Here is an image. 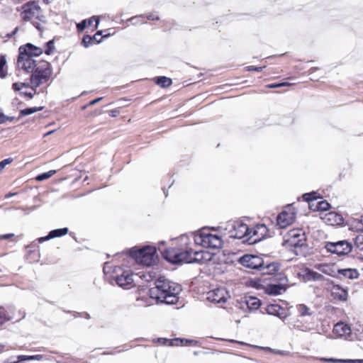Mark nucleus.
Returning a JSON list of instances; mask_svg holds the SVG:
<instances>
[{
    "label": "nucleus",
    "instance_id": "5fc2aeb1",
    "mask_svg": "<svg viewBox=\"0 0 363 363\" xmlns=\"http://www.w3.org/2000/svg\"><path fill=\"white\" fill-rule=\"evenodd\" d=\"M12 88L13 89V90L18 91H20L22 87H21V84L19 82H15V83L13 84Z\"/></svg>",
    "mask_w": 363,
    "mask_h": 363
},
{
    "label": "nucleus",
    "instance_id": "8fccbe9b",
    "mask_svg": "<svg viewBox=\"0 0 363 363\" xmlns=\"http://www.w3.org/2000/svg\"><path fill=\"white\" fill-rule=\"evenodd\" d=\"M265 67H255V66H249L247 67V71H256V72H262Z\"/></svg>",
    "mask_w": 363,
    "mask_h": 363
},
{
    "label": "nucleus",
    "instance_id": "a19ab883",
    "mask_svg": "<svg viewBox=\"0 0 363 363\" xmlns=\"http://www.w3.org/2000/svg\"><path fill=\"white\" fill-rule=\"evenodd\" d=\"M315 194H316V192L305 194L303 195V199L306 201H312L316 199Z\"/></svg>",
    "mask_w": 363,
    "mask_h": 363
},
{
    "label": "nucleus",
    "instance_id": "f704fd0d",
    "mask_svg": "<svg viewBox=\"0 0 363 363\" xmlns=\"http://www.w3.org/2000/svg\"><path fill=\"white\" fill-rule=\"evenodd\" d=\"M55 173H56V170H50L47 172L40 174L36 177V180L39 181V182L44 181L45 179H48L50 177H51Z\"/></svg>",
    "mask_w": 363,
    "mask_h": 363
},
{
    "label": "nucleus",
    "instance_id": "6e6552de",
    "mask_svg": "<svg viewBox=\"0 0 363 363\" xmlns=\"http://www.w3.org/2000/svg\"><path fill=\"white\" fill-rule=\"evenodd\" d=\"M113 278L117 284L123 288L128 289L133 283V274L129 269H123L121 267H115L113 269Z\"/></svg>",
    "mask_w": 363,
    "mask_h": 363
},
{
    "label": "nucleus",
    "instance_id": "09e8293b",
    "mask_svg": "<svg viewBox=\"0 0 363 363\" xmlns=\"http://www.w3.org/2000/svg\"><path fill=\"white\" fill-rule=\"evenodd\" d=\"M95 21L96 24H95V28H96L99 24V19L98 17L96 16H92L91 18H90L89 19V26H91L93 22Z\"/></svg>",
    "mask_w": 363,
    "mask_h": 363
},
{
    "label": "nucleus",
    "instance_id": "7ed1b4c3",
    "mask_svg": "<svg viewBox=\"0 0 363 363\" xmlns=\"http://www.w3.org/2000/svg\"><path fill=\"white\" fill-rule=\"evenodd\" d=\"M191 238V242L199 246L219 249L223 246V240L221 237L212 234L208 230L203 229L198 233H193L188 235Z\"/></svg>",
    "mask_w": 363,
    "mask_h": 363
},
{
    "label": "nucleus",
    "instance_id": "ddd939ff",
    "mask_svg": "<svg viewBox=\"0 0 363 363\" xmlns=\"http://www.w3.org/2000/svg\"><path fill=\"white\" fill-rule=\"evenodd\" d=\"M267 233V226L264 224H258L250 228L247 242L250 244L256 243L262 240Z\"/></svg>",
    "mask_w": 363,
    "mask_h": 363
},
{
    "label": "nucleus",
    "instance_id": "864d4df0",
    "mask_svg": "<svg viewBox=\"0 0 363 363\" xmlns=\"http://www.w3.org/2000/svg\"><path fill=\"white\" fill-rule=\"evenodd\" d=\"M108 114L111 117H116L119 114V111L117 109H113L108 111Z\"/></svg>",
    "mask_w": 363,
    "mask_h": 363
},
{
    "label": "nucleus",
    "instance_id": "f03ea898",
    "mask_svg": "<svg viewBox=\"0 0 363 363\" xmlns=\"http://www.w3.org/2000/svg\"><path fill=\"white\" fill-rule=\"evenodd\" d=\"M182 291L181 286L164 277H160L155 281V286L148 290V298H138L140 306H147L156 303L175 304Z\"/></svg>",
    "mask_w": 363,
    "mask_h": 363
},
{
    "label": "nucleus",
    "instance_id": "f8f14e48",
    "mask_svg": "<svg viewBox=\"0 0 363 363\" xmlns=\"http://www.w3.org/2000/svg\"><path fill=\"white\" fill-rule=\"evenodd\" d=\"M295 219L296 213L291 206H289L286 210H284L277 216V225L281 228H285L289 225L292 224Z\"/></svg>",
    "mask_w": 363,
    "mask_h": 363
},
{
    "label": "nucleus",
    "instance_id": "9d476101",
    "mask_svg": "<svg viewBox=\"0 0 363 363\" xmlns=\"http://www.w3.org/2000/svg\"><path fill=\"white\" fill-rule=\"evenodd\" d=\"M38 61L34 60L27 53H23V50H19L17 60V67L18 69L24 70L27 73H31Z\"/></svg>",
    "mask_w": 363,
    "mask_h": 363
},
{
    "label": "nucleus",
    "instance_id": "20e7f679",
    "mask_svg": "<svg viewBox=\"0 0 363 363\" xmlns=\"http://www.w3.org/2000/svg\"><path fill=\"white\" fill-rule=\"evenodd\" d=\"M284 245L291 249L296 255L302 253V248L306 245L305 233L301 228L289 230L284 236Z\"/></svg>",
    "mask_w": 363,
    "mask_h": 363
},
{
    "label": "nucleus",
    "instance_id": "393cba45",
    "mask_svg": "<svg viewBox=\"0 0 363 363\" xmlns=\"http://www.w3.org/2000/svg\"><path fill=\"white\" fill-rule=\"evenodd\" d=\"M337 273L345 278H347L350 279H357L359 276V273L356 269L347 268V269H340L337 270Z\"/></svg>",
    "mask_w": 363,
    "mask_h": 363
},
{
    "label": "nucleus",
    "instance_id": "4468645a",
    "mask_svg": "<svg viewBox=\"0 0 363 363\" xmlns=\"http://www.w3.org/2000/svg\"><path fill=\"white\" fill-rule=\"evenodd\" d=\"M330 291L332 297L335 300L345 301L348 298V288L342 287L339 284H332Z\"/></svg>",
    "mask_w": 363,
    "mask_h": 363
},
{
    "label": "nucleus",
    "instance_id": "0eeeda50",
    "mask_svg": "<svg viewBox=\"0 0 363 363\" xmlns=\"http://www.w3.org/2000/svg\"><path fill=\"white\" fill-rule=\"evenodd\" d=\"M22 10L21 17L23 21H28L33 18H35L42 21L45 18L40 7L35 1H30L25 4L22 6Z\"/></svg>",
    "mask_w": 363,
    "mask_h": 363
},
{
    "label": "nucleus",
    "instance_id": "a18cd8bd",
    "mask_svg": "<svg viewBox=\"0 0 363 363\" xmlns=\"http://www.w3.org/2000/svg\"><path fill=\"white\" fill-rule=\"evenodd\" d=\"M321 361L323 362H333V363H337V362H345V359H334V358H321L320 359Z\"/></svg>",
    "mask_w": 363,
    "mask_h": 363
},
{
    "label": "nucleus",
    "instance_id": "aec40b11",
    "mask_svg": "<svg viewBox=\"0 0 363 363\" xmlns=\"http://www.w3.org/2000/svg\"><path fill=\"white\" fill-rule=\"evenodd\" d=\"M68 231H69V230L67 228L52 230L49 232L48 235L38 238V241L41 243L44 241H46V240H50V239H52L55 238L61 237V236L67 235Z\"/></svg>",
    "mask_w": 363,
    "mask_h": 363
},
{
    "label": "nucleus",
    "instance_id": "b1692460",
    "mask_svg": "<svg viewBox=\"0 0 363 363\" xmlns=\"http://www.w3.org/2000/svg\"><path fill=\"white\" fill-rule=\"evenodd\" d=\"M279 269V265L277 262H272L267 264L264 263L259 271L262 274H273Z\"/></svg>",
    "mask_w": 363,
    "mask_h": 363
},
{
    "label": "nucleus",
    "instance_id": "3c124183",
    "mask_svg": "<svg viewBox=\"0 0 363 363\" xmlns=\"http://www.w3.org/2000/svg\"><path fill=\"white\" fill-rule=\"evenodd\" d=\"M18 359L19 361L33 360V355H31V356L19 355L18 357Z\"/></svg>",
    "mask_w": 363,
    "mask_h": 363
},
{
    "label": "nucleus",
    "instance_id": "c9c22d12",
    "mask_svg": "<svg viewBox=\"0 0 363 363\" xmlns=\"http://www.w3.org/2000/svg\"><path fill=\"white\" fill-rule=\"evenodd\" d=\"M354 244L359 249L363 250V232L356 236Z\"/></svg>",
    "mask_w": 363,
    "mask_h": 363
},
{
    "label": "nucleus",
    "instance_id": "0e129e2a",
    "mask_svg": "<svg viewBox=\"0 0 363 363\" xmlns=\"http://www.w3.org/2000/svg\"><path fill=\"white\" fill-rule=\"evenodd\" d=\"M33 25L38 29L40 30V24L38 22H33Z\"/></svg>",
    "mask_w": 363,
    "mask_h": 363
},
{
    "label": "nucleus",
    "instance_id": "f3484780",
    "mask_svg": "<svg viewBox=\"0 0 363 363\" xmlns=\"http://www.w3.org/2000/svg\"><path fill=\"white\" fill-rule=\"evenodd\" d=\"M266 311L269 315L277 316L281 320L285 319L289 315L287 311L278 304H270L267 306Z\"/></svg>",
    "mask_w": 363,
    "mask_h": 363
},
{
    "label": "nucleus",
    "instance_id": "052dcab7",
    "mask_svg": "<svg viewBox=\"0 0 363 363\" xmlns=\"http://www.w3.org/2000/svg\"><path fill=\"white\" fill-rule=\"evenodd\" d=\"M147 19L152 20V21L159 19V17L155 14H150L147 16Z\"/></svg>",
    "mask_w": 363,
    "mask_h": 363
},
{
    "label": "nucleus",
    "instance_id": "58836bf2",
    "mask_svg": "<svg viewBox=\"0 0 363 363\" xmlns=\"http://www.w3.org/2000/svg\"><path fill=\"white\" fill-rule=\"evenodd\" d=\"M82 43L85 48H88L92 44V37L89 35H84L82 38Z\"/></svg>",
    "mask_w": 363,
    "mask_h": 363
},
{
    "label": "nucleus",
    "instance_id": "39448f33",
    "mask_svg": "<svg viewBox=\"0 0 363 363\" xmlns=\"http://www.w3.org/2000/svg\"><path fill=\"white\" fill-rule=\"evenodd\" d=\"M30 75V87L36 89L47 82L52 75L50 64L45 60H39Z\"/></svg>",
    "mask_w": 363,
    "mask_h": 363
},
{
    "label": "nucleus",
    "instance_id": "423d86ee",
    "mask_svg": "<svg viewBox=\"0 0 363 363\" xmlns=\"http://www.w3.org/2000/svg\"><path fill=\"white\" fill-rule=\"evenodd\" d=\"M158 259L156 247L152 245H145L138 248V264L150 267L155 264Z\"/></svg>",
    "mask_w": 363,
    "mask_h": 363
},
{
    "label": "nucleus",
    "instance_id": "412c9836",
    "mask_svg": "<svg viewBox=\"0 0 363 363\" xmlns=\"http://www.w3.org/2000/svg\"><path fill=\"white\" fill-rule=\"evenodd\" d=\"M333 332L339 337H347L350 335L351 329L348 325L340 322L334 325Z\"/></svg>",
    "mask_w": 363,
    "mask_h": 363
},
{
    "label": "nucleus",
    "instance_id": "bb28decb",
    "mask_svg": "<svg viewBox=\"0 0 363 363\" xmlns=\"http://www.w3.org/2000/svg\"><path fill=\"white\" fill-rule=\"evenodd\" d=\"M303 320L298 319L294 324V328L298 330L303 332L310 331L313 328L314 322L312 320L309 322H306V323H303Z\"/></svg>",
    "mask_w": 363,
    "mask_h": 363
},
{
    "label": "nucleus",
    "instance_id": "7c9ffc66",
    "mask_svg": "<svg viewBox=\"0 0 363 363\" xmlns=\"http://www.w3.org/2000/svg\"><path fill=\"white\" fill-rule=\"evenodd\" d=\"M296 308L299 313L300 317L302 318L306 316H311V313H310L309 308L304 304L297 305Z\"/></svg>",
    "mask_w": 363,
    "mask_h": 363
},
{
    "label": "nucleus",
    "instance_id": "603ef678",
    "mask_svg": "<svg viewBox=\"0 0 363 363\" xmlns=\"http://www.w3.org/2000/svg\"><path fill=\"white\" fill-rule=\"evenodd\" d=\"M101 35H102V31L101 30L98 31L94 36H91L92 37V42L94 40H95L97 43H100L101 39L100 38L99 40H98L97 37L100 36Z\"/></svg>",
    "mask_w": 363,
    "mask_h": 363
},
{
    "label": "nucleus",
    "instance_id": "6ab92c4d",
    "mask_svg": "<svg viewBox=\"0 0 363 363\" xmlns=\"http://www.w3.org/2000/svg\"><path fill=\"white\" fill-rule=\"evenodd\" d=\"M301 277H302V279L305 282L311 281H322L324 279L323 275H322L321 274H320L317 272H315L309 268H306L303 271Z\"/></svg>",
    "mask_w": 363,
    "mask_h": 363
},
{
    "label": "nucleus",
    "instance_id": "6e6d98bb",
    "mask_svg": "<svg viewBox=\"0 0 363 363\" xmlns=\"http://www.w3.org/2000/svg\"><path fill=\"white\" fill-rule=\"evenodd\" d=\"M345 363H363V359H345Z\"/></svg>",
    "mask_w": 363,
    "mask_h": 363
},
{
    "label": "nucleus",
    "instance_id": "338daca9",
    "mask_svg": "<svg viewBox=\"0 0 363 363\" xmlns=\"http://www.w3.org/2000/svg\"><path fill=\"white\" fill-rule=\"evenodd\" d=\"M21 87H29L30 84L28 83H20Z\"/></svg>",
    "mask_w": 363,
    "mask_h": 363
},
{
    "label": "nucleus",
    "instance_id": "473e14b6",
    "mask_svg": "<svg viewBox=\"0 0 363 363\" xmlns=\"http://www.w3.org/2000/svg\"><path fill=\"white\" fill-rule=\"evenodd\" d=\"M12 319V317H11L6 311L4 310V308L0 307V326L4 325L7 321Z\"/></svg>",
    "mask_w": 363,
    "mask_h": 363
},
{
    "label": "nucleus",
    "instance_id": "f257e3e1",
    "mask_svg": "<svg viewBox=\"0 0 363 363\" xmlns=\"http://www.w3.org/2000/svg\"><path fill=\"white\" fill-rule=\"evenodd\" d=\"M177 247H169L162 253L163 257L172 264H203L212 259L213 255L210 252L194 248L199 245L191 242V238L187 235H182L177 238Z\"/></svg>",
    "mask_w": 363,
    "mask_h": 363
},
{
    "label": "nucleus",
    "instance_id": "e433bc0d",
    "mask_svg": "<svg viewBox=\"0 0 363 363\" xmlns=\"http://www.w3.org/2000/svg\"><path fill=\"white\" fill-rule=\"evenodd\" d=\"M329 207H330V204L327 201H318L317 203L316 210L325 211L328 210Z\"/></svg>",
    "mask_w": 363,
    "mask_h": 363
},
{
    "label": "nucleus",
    "instance_id": "a878e982",
    "mask_svg": "<svg viewBox=\"0 0 363 363\" xmlns=\"http://www.w3.org/2000/svg\"><path fill=\"white\" fill-rule=\"evenodd\" d=\"M243 303L250 311L257 310L261 304L259 299L254 296L246 298Z\"/></svg>",
    "mask_w": 363,
    "mask_h": 363
},
{
    "label": "nucleus",
    "instance_id": "774afa93",
    "mask_svg": "<svg viewBox=\"0 0 363 363\" xmlns=\"http://www.w3.org/2000/svg\"><path fill=\"white\" fill-rule=\"evenodd\" d=\"M20 361L18 360V361H11L9 359L6 360L4 362V363H18Z\"/></svg>",
    "mask_w": 363,
    "mask_h": 363
},
{
    "label": "nucleus",
    "instance_id": "c03bdc74",
    "mask_svg": "<svg viewBox=\"0 0 363 363\" xmlns=\"http://www.w3.org/2000/svg\"><path fill=\"white\" fill-rule=\"evenodd\" d=\"M13 162L12 158H7L0 162V172H1L4 167Z\"/></svg>",
    "mask_w": 363,
    "mask_h": 363
},
{
    "label": "nucleus",
    "instance_id": "c756f323",
    "mask_svg": "<svg viewBox=\"0 0 363 363\" xmlns=\"http://www.w3.org/2000/svg\"><path fill=\"white\" fill-rule=\"evenodd\" d=\"M259 348L262 350H264L266 352H270V353H272L274 354H279V355L284 356V357L289 356L290 354L289 352L272 349L269 347H259Z\"/></svg>",
    "mask_w": 363,
    "mask_h": 363
},
{
    "label": "nucleus",
    "instance_id": "9b49d317",
    "mask_svg": "<svg viewBox=\"0 0 363 363\" xmlns=\"http://www.w3.org/2000/svg\"><path fill=\"white\" fill-rule=\"evenodd\" d=\"M238 262L245 267L258 270H260L264 264L262 257L248 254L240 257Z\"/></svg>",
    "mask_w": 363,
    "mask_h": 363
},
{
    "label": "nucleus",
    "instance_id": "69168bd1",
    "mask_svg": "<svg viewBox=\"0 0 363 363\" xmlns=\"http://www.w3.org/2000/svg\"><path fill=\"white\" fill-rule=\"evenodd\" d=\"M328 216H329L328 220H331L333 218L336 217L337 215L333 213H330L328 214Z\"/></svg>",
    "mask_w": 363,
    "mask_h": 363
},
{
    "label": "nucleus",
    "instance_id": "ea45409f",
    "mask_svg": "<svg viewBox=\"0 0 363 363\" xmlns=\"http://www.w3.org/2000/svg\"><path fill=\"white\" fill-rule=\"evenodd\" d=\"M13 120H15L13 116H7L2 113H0V124L4 123L8 121H13Z\"/></svg>",
    "mask_w": 363,
    "mask_h": 363
},
{
    "label": "nucleus",
    "instance_id": "bf43d9fd",
    "mask_svg": "<svg viewBox=\"0 0 363 363\" xmlns=\"http://www.w3.org/2000/svg\"><path fill=\"white\" fill-rule=\"evenodd\" d=\"M34 90V93H28V92H23L22 94H24L25 96L29 97L30 99H32L34 96V94L36 93V89H33Z\"/></svg>",
    "mask_w": 363,
    "mask_h": 363
},
{
    "label": "nucleus",
    "instance_id": "2eb2a0df",
    "mask_svg": "<svg viewBox=\"0 0 363 363\" xmlns=\"http://www.w3.org/2000/svg\"><path fill=\"white\" fill-rule=\"evenodd\" d=\"M250 228L242 222H235L233 224V230L230 231V237L241 239L248 238Z\"/></svg>",
    "mask_w": 363,
    "mask_h": 363
},
{
    "label": "nucleus",
    "instance_id": "4d7b16f0",
    "mask_svg": "<svg viewBox=\"0 0 363 363\" xmlns=\"http://www.w3.org/2000/svg\"><path fill=\"white\" fill-rule=\"evenodd\" d=\"M13 235H14L13 233L1 235H0V239L1 240H7V239L13 237Z\"/></svg>",
    "mask_w": 363,
    "mask_h": 363
},
{
    "label": "nucleus",
    "instance_id": "a211bd4d",
    "mask_svg": "<svg viewBox=\"0 0 363 363\" xmlns=\"http://www.w3.org/2000/svg\"><path fill=\"white\" fill-rule=\"evenodd\" d=\"M207 299L217 303L225 302V291L223 289L212 290L207 294Z\"/></svg>",
    "mask_w": 363,
    "mask_h": 363
},
{
    "label": "nucleus",
    "instance_id": "c85d7f7f",
    "mask_svg": "<svg viewBox=\"0 0 363 363\" xmlns=\"http://www.w3.org/2000/svg\"><path fill=\"white\" fill-rule=\"evenodd\" d=\"M43 106H40V107L26 108L25 109L21 110L20 113H19V116L17 118V120H18L20 118H21L23 116H28V115L33 114L37 111H41V110H43Z\"/></svg>",
    "mask_w": 363,
    "mask_h": 363
},
{
    "label": "nucleus",
    "instance_id": "680f3d73",
    "mask_svg": "<svg viewBox=\"0 0 363 363\" xmlns=\"http://www.w3.org/2000/svg\"><path fill=\"white\" fill-rule=\"evenodd\" d=\"M43 358V356L42 354L33 355V360H41Z\"/></svg>",
    "mask_w": 363,
    "mask_h": 363
},
{
    "label": "nucleus",
    "instance_id": "de8ad7c7",
    "mask_svg": "<svg viewBox=\"0 0 363 363\" xmlns=\"http://www.w3.org/2000/svg\"><path fill=\"white\" fill-rule=\"evenodd\" d=\"M180 340H183V343L182 345H183L184 344H185L186 345H196L198 344V341L195 340H189V339H185V338H180Z\"/></svg>",
    "mask_w": 363,
    "mask_h": 363
},
{
    "label": "nucleus",
    "instance_id": "e2e57ef3",
    "mask_svg": "<svg viewBox=\"0 0 363 363\" xmlns=\"http://www.w3.org/2000/svg\"><path fill=\"white\" fill-rule=\"evenodd\" d=\"M16 194H17V193H16V192H14V193L9 192V193H8V194H6L5 195V198H6V199H9V198H11V196H15V195H16Z\"/></svg>",
    "mask_w": 363,
    "mask_h": 363
},
{
    "label": "nucleus",
    "instance_id": "cd10ccee",
    "mask_svg": "<svg viewBox=\"0 0 363 363\" xmlns=\"http://www.w3.org/2000/svg\"><path fill=\"white\" fill-rule=\"evenodd\" d=\"M155 342L160 343V345L169 346H181L183 343V340H180V338L167 339L160 337L157 338Z\"/></svg>",
    "mask_w": 363,
    "mask_h": 363
},
{
    "label": "nucleus",
    "instance_id": "5701e85b",
    "mask_svg": "<svg viewBox=\"0 0 363 363\" xmlns=\"http://www.w3.org/2000/svg\"><path fill=\"white\" fill-rule=\"evenodd\" d=\"M286 291V288L279 284H269L265 288V292L269 295L277 296L280 295Z\"/></svg>",
    "mask_w": 363,
    "mask_h": 363
},
{
    "label": "nucleus",
    "instance_id": "4c0bfd02",
    "mask_svg": "<svg viewBox=\"0 0 363 363\" xmlns=\"http://www.w3.org/2000/svg\"><path fill=\"white\" fill-rule=\"evenodd\" d=\"M45 46H46V49L45 50V54L50 55L55 48L54 40H52L48 41V43H46Z\"/></svg>",
    "mask_w": 363,
    "mask_h": 363
},
{
    "label": "nucleus",
    "instance_id": "1a4fd4ad",
    "mask_svg": "<svg viewBox=\"0 0 363 363\" xmlns=\"http://www.w3.org/2000/svg\"><path fill=\"white\" fill-rule=\"evenodd\" d=\"M325 249L339 256L348 255L352 250V245L347 240H340L337 242H328L325 244Z\"/></svg>",
    "mask_w": 363,
    "mask_h": 363
},
{
    "label": "nucleus",
    "instance_id": "72a5a7b5",
    "mask_svg": "<svg viewBox=\"0 0 363 363\" xmlns=\"http://www.w3.org/2000/svg\"><path fill=\"white\" fill-rule=\"evenodd\" d=\"M6 65V60L4 55L0 56V77L4 78L7 72L4 69V67Z\"/></svg>",
    "mask_w": 363,
    "mask_h": 363
},
{
    "label": "nucleus",
    "instance_id": "dca6fc26",
    "mask_svg": "<svg viewBox=\"0 0 363 363\" xmlns=\"http://www.w3.org/2000/svg\"><path fill=\"white\" fill-rule=\"evenodd\" d=\"M138 276H139V279H140V281L138 280V297L143 298L141 296V292H140L142 289H139V288L144 287L145 283H150L152 281L155 282V281L157 279V278H156L155 273L153 272L152 271H150L146 273L140 272H138Z\"/></svg>",
    "mask_w": 363,
    "mask_h": 363
},
{
    "label": "nucleus",
    "instance_id": "13d9d810",
    "mask_svg": "<svg viewBox=\"0 0 363 363\" xmlns=\"http://www.w3.org/2000/svg\"><path fill=\"white\" fill-rule=\"evenodd\" d=\"M102 99H103L102 97H99L96 99H94L89 103L88 106H94L96 104H97L99 101H100Z\"/></svg>",
    "mask_w": 363,
    "mask_h": 363
},
{
    "label": "nucleus",
    "instance_id": "37998d69",
    "mask_svg": "<svg viewBox=\"0 0 363 363\" xmlns=\"http://www.w3.org/2000/svg\"><path fill=\"white\" fill-rule=\"evenodd\" d=\"M291 85L289 82H282V83H278V84H268L267 86L270 89H274V88H279L281 86H286Z\"/></svg>",
    "mask_w": 363,
    "mask_h": 363
},
{
    "label": "nucleus",
    "instance_id": "79ce46f5",
    "mask_svg": "<svg viewBox=\"0 0 363 363\" xmlns=\"http://www.w3.org/2000/svg\"><path fill=\"white\" fill-rule=\"evenodd\" d=\"M127 253L128 257H130L135 262H136V246L130 249Z\"/></svg>",
    "mask_w": 363,
    "mask_h": 363
},
{
    "label": "nucleus",
    "instance_id": "49530a36",
    "mask_svg": "<svg viewBox=\"0 0 363 363\" xmlns=\"http://www.w3.org/2000/svg\"><path fill=\"white\" fill-rule=\"evenodd\" d=\"M86 27V20H83L77 25V28L79 32L83 31Z\"/></svg>",
    "mask_w": 363,
    "mask_h": 363
},
{
    "label": "nucleus",
    "instance_id": "2f4dec72",
    "mask_svg": "<svg viewBox=\"0 0 363 363\" xmlns=\"http://www.w3.org/2000/svg\"><path fill=\"white\" fill-rule=\"evenodd\" d=\"M155 82L162 88H166L172 84V79L166 77H159L156 79Z\"/></svg>",
    "mask_w": 363,
    "mask_h": 363
},
{
    "label": "nucleus",
    "instance_id": "4be33fe9",
    "mask_svg": "<svg viewBox=\"0 0 363 363\" xmlns=\"http://www.w3.org/2000/svg\"><path fill=\"white\" fill-rule=\"evenodd\" d=\"M19 50H23V53H27L28 55L31 56H39L43 53V49L33 45L31 43H28L24 46H21Z\"/></svg>",
    "mask_w": 363,
    "mask_h": 363
}]
</instances>
